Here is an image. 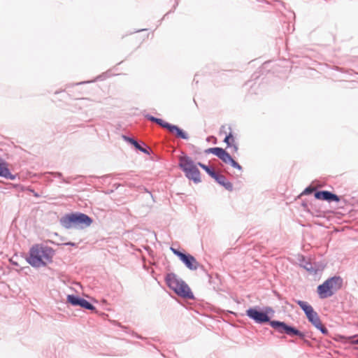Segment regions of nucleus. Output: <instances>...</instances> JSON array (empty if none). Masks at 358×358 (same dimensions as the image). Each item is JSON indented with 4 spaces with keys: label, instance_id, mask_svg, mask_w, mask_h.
<instances>
[{
    "label": "nucleus",
    "instance_id": "f257e3e1",
    "mask_svg": "<svg viewBox=\"0 0 358 358\" xmlns=\"http://www.w3.org/2000/svg\"><path fill=\"white\" fill-rule=\"evenodd\" d=\"M274 314V310L271 307L266 306L261 309L259 306L249 308L245 315L255 323L264 324L269 323L271 327L275 329L280 334H285L289 336H296L300 338L305 336V334L296 327L287 324L285 322L278 320H271Z\"/></svg>",
    "mask_w": 358,
    "mask_h": 358
},
{
    "label": "nucleus",
    "instance_id": "f03ea898",
    "mask_svg": "<svg viewBox=\"0 0 358 358\" xmlns=\"http://www.w3.org/2000/svg\"><path fill=\"white\" fill-rule=\"evenodd\" d=\"M55 254V252L52 248L43 244H35L29 249L27 261L31 266L40 268L52 263Z\"/></svg>",
    "mask_w": 358,
    "mask_h": 358
},
{
    "label": "nucleus",
    "instance_id": "7ed1b4c3",
    "mask_svg": "<svg viewBox=\"0 0 358 358\" xmlns=\"http://www.w3.org/2000/svg\"><path fill=\"white\" fill-rule=\"evenodd\" d=\"M92 222V217L80 212L66 214L60 219V224L65 229H83L90 227Z\"/></svg>",
    "mask_w": 358,
    "mask_h": 358
},
{
    "label": "nucleus",
    "instance_id": "20e7f679",
    "mask_svg": "<svg viewBox=\"0 0 358 358\" xmlns=\"http://www.w3.org/2000/svg\"><path fill=\"white\" fill-rule=\"evenodd\" d=\"M165 280L167 286L178 296L187 299L194 298L188 285L183 280L179 278L176 274L173 273H167Z\"/></svg>",
    "mask_w": 358,
    "mask_h": 358
},
{
    "label": "nucleus",
    "instance_id": "39448f33",
    "mask_svg": "<svg viewBox=\"0 0 358 358\" xmlns=\"http://www.w3.org/2000/svg\"><path fill=\"white\" fill-rule=\"evenodd\" d=\"M343 284V278L339 275H334L327 279L323 283L318 285L317 292L322 299L332 296L340 290Z\"/></svg>",
    "mask_w": 358,
    "mask_h": 358
},
{
    "label": "nucleus",
    "instance_id": "423d86ee",
    "mask_svg": "<svg viewBox=\"0 0 358 358\" xmlns=\"http://www.w3.org/2000/svg\"><path fill=\"white\" fill-rule=\"evenodd\" d=\"M144 117L149 121L156 123L161 127L167 129L170 133L175 134V136L178 138L184 140L189 139L188 134L178 126L171 124L167 122H165L162 119L155 117L150 114H146L144 115Z\"/></svg>",
    "mask_w": 358,
    "mask_h": 358
},
{
    "label": "nucleus",
    "instance_id": "0eeeda50",
    "mask_svg": "<svg viewBox=\"0 0 358 358\" xmlns=\"http://www.w3.org/2000/svg\"><path fill=\"white\" fill-rule=\"evenodd\" d=\"M67 302L74 306H80L89 310H95L96 308L87 300L79 296L69 294L67 296Z\"/></svg>",
    "mask_w": 358,
    "mask_h": 358
},
{
    "label": "nucleus",
    "instance_id": "6e6552de",
    "mask_svg": "<svg viewBox=\"0 0 358 358\" xmlns=\"http://www.w3.org/2000/svg\"><path fill=\"white\" fill-rule=\"evenodd\" d=\"M314 196L317 200L327 201L328 202H338L340 197L327 190H316L314 193Z\"/></svg>",
    "mask_w": 358,
    "mask_h": 358
},
{
    "label": "nucleus",
    "instance_id": "1a4fd4ad",
    "mask_svg": "<svg viewBox=\"0 0 358 358\" xmlns=\"http://www.w3.org/2000/svg\"><path fill=\"white\" fill-rule=\"evenodd\" d=\"M299 261L300 266L303 268L306 271L311 274H317L320 270V267L317 263H312L309 260L306 259V257L303 255L301 256V257L299 259Z\"/></svg>",
    "mask_w": 358,
    "mask_h": 358
},
{
    "label": "nucleus",
    "instance_id": "9d476101",
    "mask_svg": "<svg viewBox=\"0 0 358 358\" xmlns=\"http://www.w3.org/2000/svg\"><path fill=\"white\" fill-rule=\"evenodd\" d=\"M180 261L185 265V266L192 271H196L198 268L201 266L195 259L194 256L190 254L185 253V255L180 259Z\"/></svg>",
    "mask_w": 358,
    "mask_h": 358
},
{
    "label": "nucleus",
    "instance_id": "9b49d317",
    "mask_svg": "<svg viewBox=\"0 0 358 358\" xmlns=\"http://www.w3.org/2000/svg\"><path fill=\"white\" fill-rule=\"evenodd\" d=\"M179 168L183 171L196 166L191 157L187 155L181 156L179 158Z\"/></svg>",
    "mask_w": 358,
    "mask_h": 358
},
{
    "label": "nucleus",
    "instance_id": "f8f14e48",
    "mask_svg": "<svg viewBox=\"0 0 358 358\" xmlns=\"http://www.w3.org/2000/svg\"><path fill=\"white\" fill-rule=\"evenodd\" d=\"M179 168L183 171L196 166L191 157L187 155L181 156L179 158Z\"/></svg>",
    "mask_w": 358,
    "mask_h": 358
},
{
    "label": "nucleus",
    "instance_id": "ddd939ff",
    "mask_svg": "<svg viewBox=\"0 0 358 358\" xmlns=\"http://www.w3.org/2000/svg\"><path fill=\"white\" fill-rule=\"evenodd\" d=\"M185 176L190 180H192L194 183L201 182V177H200V171L196 167V166L194 168L189 169L186 171L184 172Z\"/></svg>",
    "mask_w": 358,
    "mask_h": 358
},
{
    "label": "nucleus",
    "instance_id": "4468645a",
    "mask_svg": "<svg viewBox=\"0 0 358 358\" xmlns=\"http://www.w3.org/2000/svg\"><path fill=\"white\" fill-rule=\"evenodd\" d=\"M213 179L221 186L224 187L227 190L231 192L234 189L233 185L228 181L227 178L219 173H217Z\"/></svg>",
    "mask_w": 358,
    "mask_h": 358
},
{
    "label": "nucleus",
    "instance_id": "2eb2a0df",
    "mask_svg": "<svg viewBox=\"0 0 358 358\" xmlns=\"http://www.w3.org/2000/svg\"><path fill=\"white\" fill-rule=\"evenodd\" d=\"M0 177L13 180L17 176L10 173L7 162H2L0 163Z\"/></svg>",
    "mask_w": 358,
    "mask_h": 358
},
{
    "label": "nucleus",
    "instance_id": "dca6fc26",
    "mask_svg": "<svg viewBox=\"0 0 358 358\" xmlns=\"http://www.w3.org/2000/svg\"><path fill=\"white\" fill-rule=\"evenodd\" d=\"M205 153H206V154L211 153V154L215 155L216 157H217L220 159H221L222 161L223 159L224 158V157L226 156V155L227 154V152L222 148L214 147V148H210L206 150Z\"/></svg>",
    "mask_w": 358,
    "mask_h": 358
},
{
    "label": "nucleus",
    "instance_id": "f3484780",
    "mask_svg": "<svg viewBox=\"0 0 358 358\" xmlns=\"http://www.w3.org/2000/svg\"><path fill=\"white\" fill-rule=\"evenodd\" d=\"M317 329H318L322 334L328 335L329 331L328 329L322 324L319 315L316 317L313 320L310 322Z\"/></svg>",
    "mask_w": 358,
    "mask_h": 358
},
{
    "label": "nucleus",
    "instance_id": "a211bd4d",
    "mask_svg": "<svg viewBox=\"0 0 358 358\" xmlns=\"http://www.w3.org/2000/svg\"><path fill=\"white\" fill-rule=\"evenodd\" d=\"M294 301L303 310L306 315L314 310L313 308L306 301L297 299H294Z\"/></svg>",
    "mask_w": 358,
    "mask_h": 358
},
{
    "label": "nucleus",
    "instance_id": "6ab92c4d",
    "mask_svg": "<svg viewBox=\"0 0 358 358\" xmlns=\"http://www.w3.org/2000/svg\"><path fill=\"white\" fill-rule=\"evenodd\" d=\"M222 162L224 163L230 164L234 169L240 171L242 170V166L237 162H236L228 152L223 159Z\"/></svg>",
    "mask_w": 358,
    "mask_h": 358
},
{
    "label": "nucleus",
    "instance_id": "aec40b11",
    "mask_svg": "<svg viewBox=\"0 0 358 358\" xmlns=\"http://www.w3.org/2000/svg\"><path fill=\"white\" fill-rule=\"evenodd\" d=\"M197 164L202 169H203L208 173V175L210 176L212 178H213L215 177V176L216 175V173H217L210 166L206 165V164H203L201 162H198Z\"/></svg>",
    "mask_w": 358,
    "mask_h": 358
},
{
    "label": "nucleus",
    "instance_id": "412c9836",
    "mask_svg": "<svg viewBox=\"0 0 358 358\" xmlns=\"http://www.w3.org/2000/svg\"><path fill=\"white\" fill-rule=\"evenodd\" d=\"M134 146L136 150L142 152L143 153L150 155V148L147 147L145 143H143L142 144H141L139 142L137 141V144L134 143Z\"/></svg>",
    "mask_w": 358,
    "mask_h": 358
},
{
    "label": "nucleus",
    "instance_id": "4be33fe9",
    "mask_svg": "<svg viewBox=\"0 0 358 358\" xmlns=\"http://www.w3.org/2000/svg\"><path fill=\"white\" fill-rule=\"evenodd\" d=\"M224 142L227 144V147L232 146V143L234 142V138L231 132H229L228 135H226Z\"/></svg>",
    "mask_w": 358,
    "mask_h": 358
},
{
    "label": "nucleus",
    "instance_id": "5701e85b",
    "mask_svg": "<svg viewBox=\"0 0 358 358\" xmlns=\"http://www.w3.org/2000/svg\"><path fill=\"white\" fill-rule=\"evenodd\" d=\"M170 250H171V252L176 255L180 259L182 258V257L185 255V252H182L181 251H180L178 249H176L173 247H171L170 248Z\"/></svg>",
    "mask_w": 358,
    "mask_h": 358
},
{
    "label": "nucleus",
    "instance_id": "b1692460",
    "mask_svg": "<svg viewBox=\"0 0 358 358\" xmlns=\"http://www.w3.org/2000/svg\"><path fill=\"white\" fill-rule=\"evenodd\" d=\"M315 187H313V186L310 185V186L307 187L306 188H305V189L302 192L301 195H308V194H310L313 192H315Z\"/></svg>",
    "mask_w": 358,
    "mask_h": 358
},
{
    "label": "nucleus",
    "instance_id": "393cba45",
    "mask_svg": "<svg viewBox=\"0 0 358 358\" xmlns=\"http://www.w3.org/2000/svg\"><path fill=\"white\" fill-rule=\"evenodd\" d=\"M306 317L309 322H311L312 320H313L316 317L318 316V314L315 310H313L310 313L307 314Z\"/></svg>",
    "mask_w": 358,
    "mask_h": 358
},
{
    "label": "nucleus",
    "instance_id": "a878e982",
    "mask_svg": "<svg viewBox=\"0 0 358 358\" xmlns=\"http://www.w3.org/2000/svg\"><path fill=\"white\" fill-rule=\"evenodd\" d=\"M122 138L128 143H129L130 144H131L132 145H134V144H137V141L132 138V137H129V136H124L123 135L122 136Z\"/></svg>",
    "mask_w": 358,
    "mask_h": 358
},
{
    "label": "nucleus",
    "instance_id": "bb28decb",
    "mask_svg": "<svg viewBox=\"0 0 358 358\" xmlns=\"http://www.w3.org/2000/svg\"><path fill=\"white\" fill-rule=\"evenodd\" d=\"M357 336H358V335H354V336H349L348 337L349 342L351 344H353V345H358V338L357 339H355Z\"/></svg>",
    "mask_w": 358,
    "mask_h": 358
},
{
    "label": "nucleus",
    "instance_id": "cd10ccee",
    "mask_svg": "<svg viewBox=\"0 0 358 358\" xmlns=\"http://www.w3.org/2000/svg\"><path fill=\"white\" fill-rule=\"evenodd\" d=\"M50 173L55 178H59L61 179H62V178H63L62 173L60 172H51Z\"/></svg>",
    "mask_w": 358,
    "mask_h": 358
},
{
    "label": "nucleus",
    "instance_id": "c85d7f7f",
    "mask_svg": "<svg viewBox=\"0 0 358 358\" xmlns=\"http://www.w3.org/2000/svg\"><path fill=\"white\" fill-rule=\"evenodd\" d=\"M74 179L75 178H73L72 177H69V178H62V182H64V183H70L71 182V180H74Z\"/></svg>",
    "mask_w": 358,
    "mask_h": 358
},
{
    "label": "nucleus",
    "instance_id": "c756f323",
    "mask_svg": "<svg viewBox=\"0 0 358 358\" xmlns=\"http://www.w3.org/2000/svg\"><path fill=\"white\" fill-rule=\"evenodd\" d=\"M64 245H71V246H76V244L75 243H73V242H67V243H64Z\"/></svg>",
    "mask_w": 358,
    "mask_h": 358
},
{
    "label": "nucleus",
    "instance_id": "7c9ffc66",
    "mask_svg": "<svg viewBox=\"0 0 358 358\" xmlns=\"http://www.w3.org/2000/svg\"><path fill=\"white\" fill-rule=\"evenodd\" d=\"M305 337H306V336L303 338H301V339L303 341L304 343H306V344L309 345H310V342L308 340L305 339Z\"/></svg>",
    "mask_w": 358,
    "mask_h": 358
},
{
    "label": "nucleus",
    "instance_id": "2f4dec72",
    "mask_svg": "<svg viewBox=\"0 0 358 358\" xmlns=\"http://www.w3.org/2000/svg\"><path fill=\"white\" fill-rule=\"evenodd\" d=\"M234 150L236 152L238 150V145H232Z\"/></svg>",
    "mask_w": 358,
    "mask_h": 358
},
{
    "label": "nucleus",
    "instance_id": "473e14b6",
    "mask_svg": "<svg viewBox=\"0 0 358 358\" xmlns=\"http://www.w3.org/2000/svg\"><path fill=\"white\" fill-rule=\"evenodd\" d=\"M207 141H210V137H208V138H207Z\"/></svg>",
    "mask_w": 358,
    "mask_h": 358
}]
</instances>
